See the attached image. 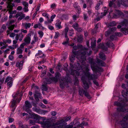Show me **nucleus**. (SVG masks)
Wrapping results in <instances>:
<instances>
[{
    "mask_svg": "<svg viewBox=\"0 0 128 128\" xmlns=\"http://www.w3.org/2000/svg\"><path fill=\"white\" fill-rule=\"evenodd\" d=\"M72 54L70 60V66L72 69L74 68L77 70H80L82 68L80 63H85L86 60V55L87 52H81L80 51H74L72 50Z\"/></svg>",
    "mask_w": 128,
    "mask_h": 128,
    "instance_id": "f257e3e1",
    "label": "nucleus"
},
{
    "mask_svg": "<svg viewBox=\"0 0 128 128\" xmlns=\"http://www.w3.org/2000/svg\"><path fill=\"white\" fill-rule=\"evenodd\" d=\"M70 118V116H66L54 124V126H56L59 125L57 127V128H76V127L73 128V126L72 125H67L66 122Z\"/></svg>",
    "mask_w": 128,
    "mask_h": 128,
    "instance_id": "f03ea898",
    "label": "nucleus"
},
{
    "mask_svg": "<svg viewBox=\"0 0 128 128\" xmlns=\"http://www.w3.org/2000/svg\"><path fill=\"white\" fill-rule=\"evenodd\" d=\"M128 20H127L124 19V20L121 22L120 25H118L117 26L118 29L122 28L120 29V31L122 32L125 34L126 35L128 34Z\"/></svg>",
    "mask_w": 128,
    "mask_h": 128,
    "instance_id": "7ed1b4c3",
    "label": "nucleus"
},
{
    "mask_svg": "<svg viewBox=\"0 0 128 128\" xmlns=\"http://www.w3.org/2000/svg\"><path fill=\"white\" fill-rule=\"evenodd\" d=\"M73 49L74 50H76L77 49H80V50H79L81 52H87L86 55L88 56H90L92 54V51L88 50L87 48H85L82 45L80 44L78 45L74 46L73 47Z\"/></svg>",
    "mask_w": 128,
    "mask_h": 128,
    "instance_id": "20e7f679",
    "label": "nucleus"
},
{
    "mask_svg": "<svg viewBox=\"0 0 128 128\" xmlns=\"http://www.w3.org/2000/svg\"><path fill=\"white\" fill-rule=\"evenodd\" d=\"M91 68L92 70L95 73H99L100 72H102L103 69L102 68L98 66L96 63L94 62L92 60L91 62Z\"/></svg>",
    "mask_w": 128,
    "mask_h": 128,
    "instance_id": "39448f33",
    "label": "nucleus"
},
{
    "mask_svg": "<svg viewBox=\"0 0 128 128\" xmlns=\"http://www.w3.org/2000/svg\"><path fill=\"white\" fill-rule=\"evenodd\" d=\"M81 66L82 67V68L80 70H74V72L76 73V75L78 76L80 74V73L81 71L84 70L85 71L87 72L88 71L89 69L88 68L89 65L86 64H85V63L81 64Z\"/></svg>",
    "mask_w": 128,
    "mask_h": 128,
    "instance_id": "423d86ee",
    "label": "nucleus"
},
{
    "mask_svg": "<svg viewBox=\"0 0 128 128\" xmlns=\"http://www.w3.org/2000/svg\"><path fill=\"white\" fill-rule=\"evenodd\" d=\"M70 78L69 77H66L62 79V81L60 82V87L62 88H64L65 85L67 84L68 82H69Z\"/></svg>",
    "mask_w": 128,
    "mask_h": 128,
    "instance_id": "0eeeda50",
    "label": "nucleus"
},
{
    "mask_svg": "<svg viewBox=\"0 0 128 128\" xmlns=\"http://www.w3.org/2000/svg\"><path fill=\"white\" fill-rule=\"evenodd\" d=\"M25 106L24 107V108L25 110V111L29 114L31 112V110L29 109L30 108L32 107V105L31 104L28 100H26L25 102Z\"/></svg>",
    "mask_w": 128,
    "mask_h": 128,
    "instance_id": "6e6552de",
    "label": "nucleus"
},
{
    "mask_svg": "<svg viewBox=\"0 0 128 128\" xmlns=\"http://www.w3.org/2000/svg\"><path fill=\"white\" fill-rule=\"evenodd\" d=\"M124 14L121 11L119 10H115L114 13L112 14L113 17L114 18H116L120 17L121 16H123Z\"/></svg>",
    "mask_w": 128,
    "mask_h": 128,
    "instance_id": "1a4fd4ad",
    "label": "nucleus"
},
{
    "mask_svg": "<svg viewBox=\"0 0 128 128\" xmlns=\"http://www.w3.org/2000/svg\"><path fill=\"white\" fill-rule=\"evenodd\" d=\"M128 4V0H118L117 5L118 6H120L122 5L127 6Z\"/></svg>",
    "mask_w": 128,
    "mask_h": 128,
    "instance_id": "9d476101",
    "label": "nucleus"
},
{
    "mask_svg": "<svg viewBox=\"0 0 128 128\" xmlns=\"http://www.w3.org/2000/svg\"><path fill=\"white\" fill-rule=\"evenodd\" d=\"M81 79L84 84L83 87L85 89L88 88L90 87L88 83L87 82L86 80V79L82 76L81 78Z\"/></svg>",
    "mask_w": 128,
    "mask_h": 128,
    "instance_id": "9b49d317",
    "label": "nucleus"
},
{
    "mask_svg": "<svg viewBox=\"0 0 128 128\" xmlns=\"http://www.w3.org/2000/svg\"><path fill=\"white\" fill-rule=\"evenodd\" d=\"M34 96L37 102H38L39 100L38 98H41V94L40 92L38 90H36L35 91V94H34Z\"/></svg>",
    "mask_w": 128,
    "mask_h": 128,
    "instance_id": "f8f14e48",
    "label": "nucleus"
},
{
    "mask_svg": "<svg viewBox=\"0 0 128 128\" xmlns=\"http://www.w3.org/2000/svg\"><path fill=\"white\" fill-rule=\"evenodd\" d=\"M41 124H42L44 126L47 128H48L52 126H54V124H55V123H52L48 121H47L43 123L41 122Z\"/></svg>",
    "mask_w": 128,
    "mask_h": 128,
    "instance_id": "ddd939ff",
    "label": "nucleus"
},
{
    "mask_svg": "<svg viewBox=\"0 0 128 128\" xmlns=\"http://www.w3.org/2000/svg\"><path fill=\"white\" fill-rule=\"evenodd\" d=\"M8 2L7 6V9L9 10V12L12 10L13 6H14V4L13 3L12 4L11 2H13V0H8Z\"/></svg>",
    "mask_w": 128,
    "mask_h": 128,
    "instance_id": "4468645a",
    "label": "nucleus"
},
{
    "mask_svg": "<svg viewBox=\"0 0 128 128\" xmlns=\"http://www.w3.org/2000/svg\"><path fill=\"white\" fill-rule=\"evenodd\" d=\"M31 34L30 33L28 34L26 37L24 38V41L26 44H29L30 42Z\"/></svg>",
    "mask_w": 128,
    "mask_h": 128,
    "instance_id": "2eb2a0df",
    "label": "nucleus"
},
{
    "mask_svg": "<svg viewBox=\"0 0 128 128\" xmlns=\"http://www.w3.org/2000/svg\"><path fill=\"white\" fill-rule=\"evenodd\" d=\"M117 110L118 111L124 112H126L128 111L127 109L125 107L122 106L120 107H119L118 108Z\"/></svg>",
    "mask_w": 128,
    "mask_h": 128,
    "instance_id": "dca6fc26",
    "label": "nucleus"
},
{
    "mask_svg": "<svg viewBox=\"0 0 128 128\" xmlns=\"http://www.w3.org/2000/svg\"><path fill=\"white\" fill-rule=\"evenodd\" d=\"M108 12V10H104V12H102V13L100 15V17H97L96 18V20L97 21H99L100 19L101 18H102L104 16H105L106 15V14Z\"/></svg>",
    "mask_w": 128,
    "mask_h": 128,
    "instance_id": "f3484780",
    "label": "nucleus"
},
{
    "mask_svg": "<svg viewBox=\"0 0 128 128\" xmlns=\"http://www.w3.org/2000/svg\"><path fill=\"white\" fill-rule=\"evenodd\" d=\"M86 74L88 78L91 80H94L96 78V76L94 74H90L89 73H87Z\"/></svg>",
    "mask_w": 128,
    "mask_h": 128,
    "instance_id": "a211bd4d",
    "label": "nucleus"
},
{
    "mask_svg": "<svg viewBox=\"0 0 128 128\" xmlns=\"http://www.w3.org/2000/svg\"><path fill=\"white\" fill-rule=\"evenodd\" d=\"M97 63H98L99 65L101 66H105L106 65V64L102 60L97 59Z\"/></svg>",
    "mask_w": 128,
    "mask_h": 128,
    "instance_id": "6ab92c4d",
    "label": "nucleus"
},
{
    "mask_svg": "<svg viewBox=\"0 0 128 128\" xmlns=\"http://www.w3.org/2000/svg\"><path fill=\"white\" fill-rule=\"evenodd\" d=\"M32 115L33 116L32 118H33L34 120H39L40 119L42 118V117L37 114H32Z\"/></svg>",
    "mask_w": 128,
    "mask_h": 128,
    "instance_id": "aec40b11",
    "label": "nucleus"
},
{
    "mask_svg": "<svg viewBox=\"0 0 128 128\" xmlns=\"http://www.w3.org/2000/svg\"><path fill=\"white\" fill-rule=\"evenodd\" d=\"M99 56V58L103 60H105L106 59V55L103 53H100Z\"/></svg>",
    "mask_w": 128,
    "mask_h": 128,
    "instance_id": "412c9836",
    "label": "nucleus"
},
{
    "mask_svg": "<svg viewBox=\"0 0 128 128\" xmlns=\"http://www.w3.org/2000/svg\"><path fill=\"white\" fill-rule=\"evenodd\" d=\"M23 63L24 62L23 61H21L20 62H17L16 64V66L18 67L19 69L21 70L22 68Z\"/></svg>",
    "mask_w": 128,
    "mask_h": 128,
    "instance_id": "4be33fe9",
    "label": "nucleus"
},
{
    "mask_svg": "<svg viewBox=\"0 0 128 128\" xmlns=\"http://www.w3.org/2000/svg\"><path fill=\"white\" fill-rule=\"evenodd\" d=\"M77 41L78 42L81 43L83 41V36L82 35H79L77 38Z\"/></svg>",
    "mask_w": 128,
    "mask_h": 128,
    "instance_id": "5701e85b",
    "label": "nucleus"
},
{
    "mask_svg": "<svg viewBox=\"0 0 128 128\" xmlns=\"http://www.w3.org/2000/svg\"><path fill=\"white\" fill-rule=\"evenodd\" d=\"M122 96L124 98H126L128 95V89H127L126 92H125L124 90H123L122 92Z\"/></svg>",
    "mask_w": 128,
    "mask_h": 128,
    "instance_id": "b1692460",
    "label": "nucleus"
},
{
    "mask_svg": "<svg viewBox=\"0 0 128 128\" xmlns=\"http://www.w3.org/2000/svg\"><path fill=\"white\" fill-rule=\"evenodd\" d=\"M86 90H84L83 89L79 90V94L81 96H83Z\"/></svg>",
    "mask_w": 128,
    "mask_h": 128,
    "instance_id": "393cba45",
    "label": "nucleus"
},
{
    "mask_svg": "<svg viewBox=\"0 0 128 128\" xmlns=\"http://www.w3.org/2000/svg\"><path fill=\"white\" fill-rule=\"evenodd\" d=\"M36 121L34 120H29L28 124L30 126L35 125Z\"/></svg>",
    "mask_w": 128,
    "mask_h": 128,
    "instance_id": "a878e982",
    "label": "nucleus"
},
{
    "mask_svg": "<svg viewBox=\"0 0 128 128\" xmlns=\"http://www.w3.org/2000/svg\"><path fill=\"white\" fill-rule=\"evenodd\" d=\"M116 24L114 21H113L110 22L108 24V27L114 26L116 25Z\"/></svg>",
    "mask_w": 128,
    "mask_h": 128,
    "instance_id": "bb28decb",
    "label": "nucleus"
},
{
    "mask_svg": "<svg viewBox=\"0 0 128 128\" xmlns=\"http://www.w3.org/2000/svg\"><path fill=\"white\" fill-rule=\"evenodd\" d=\"M46 82H44V83L45 84H50L52 83V80L50 78H46Z\"/></svg>",
    "mask_w": 128,
    "mask_h": 128,
    "instance_id": "cd10ccee",
    "label": "nucleus"
},
{
    "mask_svg": "<svg viewBox=\"0 0 128 128\" xmlns=\"http://www.w3.org/2000/svg\"><path fill=\"white\" fill-rule=\"evenodd\" d=\"M61 22H58L56 23L55 24V26L58 29H60L62 28L61 26Z\"/></svg>",
    "mask_w": 128,
    "mask_h": 128,
    "instance_id": "c85d7f7f",
    "label": "nucleus"
},
{
    "mask_svg": "<svg viewBox=\"0 0 128 128\" xmlns=\"http://www.w3.org/2000/svg\"><path fill=\"white\" fill-rule=\"evenodd\" d=\"M41 89L43 91H46L48 90V88L46 85L43 84L42 86Z\"/></svg>",
    "mask_w": 128,
    "mask_h": 128,
    "instance_id": "c756f323",
    "label": "nucleus"
},
{
    "mask_svg": "<svg viewBox=\"0 0 128 128\" xmlns=\"http://www.w3.org/2000/svg\"><path fill=\"white\" fill-rule=\"evenodd\" d=\"M102 2L100 1L98 3H97L96 6L95 7V8L96 10H98L100 8V4H102Z\"/></svg>",
    "mask_w": 128,
    "mask_h": 128,
    "instance_id": "7c9ffc66",
    "label": "nucleus"
},
{
    "mask_svg": "<svg viewBox=\"0 0 128 128\" xmlns=\"http://www.w3.org/2000/svg\"><path fill=\"white\" fill-rule=\"evenodd\" d=\"M106 44L109 47H113L114 46V44L112 43L109 42H107Z\"/></svg>",
    "mask_w": 128,
    "mask_h": 128,
    "instance_id": "2f4dec72",
    "label": "nucleus"
},
{
    "mask_svg": "<svg viewBox=\"0 0 128 128\" xmlns=\"http://www.w3.org/2000/svg\"><path fill=\"white\" fill-rule=\"evenodd\" d=\"M16 100L12 99V104L11 106V107L12 108H14L16 106Z\"/></svg>",
    "mask_w": 128,
    "mask_h": 128,
    "instance_id": "473e14b6",
    "label": "nucleus"
},
{
    "mask_svg": "<svg viewBox=\"0 0 128 128\" xmlns=\"http://www.w3.org/2000/svg\"><path fill=\"white\" fill-rule=\"evenodd\" d=\"M32 109L34 111H35L39 114H40V113H41V110L40 109H39L36 108H33Z\"/></svg>",
    "mask_w": 128,
    "mask_h": 128,
    "instance_id": "72a5a7b5",
    "label": "nucleus"
},
{
    "mask_svg": "<svg viewBox=\"0 0 128 128\" xmlns=\"http://www.w3.org/2000/svg\"><path fill=\"white\" fill-rule=\"evenodd\" d=\"M84 95L88 99L91 98V96L89 94V93L87 92V90H86V91Z\"/></svg>",
    "mask_w": 128,
    "mask_h": 128,
    "instance_id": "f704fd0d",
    "label": "nucleus"
},
{
    "mask_svg": "<svg viewBox=\"0 0 128 128\" xmlns=\"http://www.w3.org/2000/svg\"><path fill=\"white\" fill-rule=\"evenodd\" d=\"M10 80H12V78L11 77L8 76L6 78L5 82V83L6 82L7 83L9 81H10Z\"/></svg>",
    "mask_w": 128,
    "mask_h": 128,
    "instance_id": "c9c22d12",
    "label": "nucleus"
},
{
    "mask_svg": "<svg viewBox=\"0 0 128 128\" xmlns=\"http://www.w3.org/2000/svg\"><path fill=\"white\" fill-rule=\"evenodd\" d=\"M56 16V15L55 14H54L52 15L50 18V20L49 19L48 20V21L49 23H50L51 22L53 21V19Z\"/></svg>",
    "mask_w": 128,
    "mask_h": 128,
    "instance_id": "e433bc0d",
    "label": "nucleus"
},
{
    "mask_svg": "<svg viewBox=\"0 0 128 128\" xmlns=\"http://www.w3.org/2000/svg\"><path fill=\"white\" fill-rule=\"evenodd\" d=\"M122 128H128V123L125 122L122 124Z\"/></svg>",
    "mask_w": 128,
    "mask_h": 128,
    "instance_id": "4c0bfd02",
    "label": "nucleus"
},
{
    "mask_svg": "<svg viewBox=\"0 0 128 128\" xmlns=\"http://www.w3.org/2000/svg\"><path fill=\"white\" fill-rule=\"evenodd\" d=\"M22 50L20 48H18L17 50V54H21L22 53Z\"/></svg>",
    "mask_w": 128,
    "mask_h": 128,
    "instance_id": "58836bf2",
    "label": "nucleus"
},
{
    "mask_svg": "<svg viewBox=\"0 0 128 128\" xmlns=\"http://www.w3.org/2000/svg\"><path fill=\"white\" fill-rule=\"evenodd\" d=\"M14 20H11L8 22L6 24L7 26H9L12 23H14Z\"/></svg>",
    "mask_w": 128,
    "mask_h": 128,
    "instance_id": "ea45409f",
    "label": "nucleus"
},
{
    "mask_svg": "<svg viewBox=\"0 0 128 128\" xmlns=\"http://www.w3.org/2000/svg\"><path fill=\"white\" fill-rule=\"evenodd\" d=\"M13 80H10L7 83L8 86L9 88L11 87L12 85Z\"/></svg>",
    "mask_w": 128,
    "mask_h": 128,
    "instance_id": "a19ab883",
    "label": "nucleus"
},
{
    "mask_svg": "<svg viewBox=\"0 0 128 128\" xmlns=\"http://www.w3.org/2000/svg\"><path fill=\"white\" fill-rule=\"evenodd\" d=\"M72 27L75 30L79 27V26L78 23H75L73 24L72 25Z\"/></svg>",
    "mask_w": 128,
    "mask_h": 128,
    "instance_id": "79ce46f5",
    "label": "nucleus"
},
{
    "mask_svg": "<svg viewBox=\"0 0 128 128\" xmlns=\"http://www.w3.org/2000/svg\"><path fill=\"white\" fill-rule=\"evenodd\" d=\"M19 92H17L15 94L12 95V96H13L14 98L13 99H14V100H16L17 99L16 98L18 96V94H19Z\"/></svg>",
    "mask_w": 128,
    "mask_h": 128,
    "instance_id": "37998d69",
    "label": "nucleus"
},
{
    "mask_svg": "<svg viewBox=\"0 0 128 128\" xmlns=\"http://www.w3.org/2000/svg\"><path fill=\"white\" fill-rule=\"evenodd\" d=\"M114 105L117 106H119V107H120L122 106V104L118 102H114Z\"/></svg>",
    "mask_w": 128,
    "mask_h": 128,
    "instance_id": "c03bdc74",
    "label": "nucleus"
},
{
    "mask_svg": "<svg viewBox=\"0 0 128 128\" xmlns=\"http://www.w3.org/2000/svg\"><path fill=\"white\" fill-rule=\"evenodd\" d=\"M79 83V81L77 78L75 77L74 81V84L76 85H78Z\"/></svg>",
    "mask_w": 128,
    "mask_h": 128,
    "instance_id": "a18cd8bd",
    "label": "nucleus"
},
{
    "mask_svg": "<svg viewBox=\"0 0 128 128\" xmlns=\"http://www.w3.org/2000/svg\"><path fill=\"white\" fill-rule=\"evenodd\" d=\"M15 26L14 24L10 26V25L9 26H8V29H10V30H12L14 28Z\"/></svg>",
    "mask_w": 128,
    "mask_h": 128,
    "instance_id": "49530a36",
    "label": "nucleus"
},
{
    "mask_svg": "<svg viewBox=\"0 0 128 128\" xmlns=\"http://www.w3.org/2000/svg\"><path fill=\"white\" fill-rule=\"evenodd\" d=\"M116 37L115 35H112L110 36V39L112 40H116Z\"/></svg>",
    "mask_w": 128,
    "mask_h": 128,
    "instance_id": "de8ad7c7",
    "label": "nucleus"
},
{
    "mask_svg": "<svg viewBox=\"0 0 128 128\" xmlns=\"http://www.w3.org/2000/svg\"><path fill=\"white\" fill-rule=\"evenodd\" d=\"M69 28L68 27H66L64 29L65 33V37L67 36V33L68 31Z\"/></svg>",
    "mask_w": 128,
    "mask_h": 128,
    "instance_id": "09e8293b",
    "label": "nucleus"
},
{
    "mask_svg": "<svg viewBox=\"0 0 128 128\" xmlns=\"http://www.w3.org/2000/svg\"><path fill=\"white\" fill-rule=\"evenodd\" d=\"M30 26L31 24L30 23H26L25 25V26L26 29H27L28 28H30Z\"/></svg>",
    "mask_w": 128,
    "mask_h": 128,
    "instance_id": "8fccbe9b",
    "label": "nucleus"
},
{
    "mask_svg": "<svg viewBox=\"0 0 128 128\" xmlns=\"http://www.w3.org/2000/svg\"><path fill=\"white\" fill-rule=\"evenodd\" d=\"M114 5V2L110 1L109 3V6L110 7H112Z\"/></svg>",
    "mask_w": 128,
    "mask_h": 128,
    "instance_id": "3c124183",
    "label": "nucleus"
},
{
    "mask_svg": "<svg viewBox=\"0 0 128 128\" xmlns=\"http://www.w3.org/2000/svg\"><path fill=\"white\" fill-rule=\"evenodd\" d=\"M42 15L46 18L48 20L49 19L48 15L46 13H43L42 14Z\"/></svg>",
    "mask_w": 128,
    "mask_h": 128,
    "instance_id": "603ef678",
    "label": "nucleus"
},
{
    "mask_svg": "<svg viewBox=\"0 0 128 128\" xmlns=\"http://www.w3.org/2000/svg\"><path fill=\"white\" fill-rule=\"evenodd\" d=\"M38 34H39V36L40 38H42L44 35L43 32L41 31H39L38 32Z\"/></svg>",
    "mask_w": 128,
    "mask_h": 128,
    "instance_id": "864d4df0",
    "label": "nucleus"
},
{
    "mask_svg": "<svg viewBox=\"0 0 128 128\" xmlns=\"http://www.w3.org/2000/svg\"><path fill=\"white\" fill-rule=\"evenodd\" d=\"M96 40H95L94 42H92L91 43V45L92 47H93L96 46Z\"/></svg>",
    "mask_w": 128,
    "mask_h": 128,
    "instance_id": "5fc2aeb1",
    "label": "nucleus"
},
{
    "mask_svg": "<svg viewBox=\"0 0 128 128\" xmlns=\"http://www.w3.org/2000/svg\"><path fill=\"white\" fill-rule=\"evenodd\" d=\"M60 35L59 33L58 32H56L55 35L54 37V38L55 39L59 37Z\"/></svg>",
    "mask_w": 128,
    "mask_h": 128,
    "instance_id": "6e6d98bb",
    "label": "nucleus"
},
{
    "mask_svg": "<svg viewBox=\"0 0 128 128\" xmlns=\"http://www.w3.org/2000/svg\"><path fill=\"white\" fill-rule=\"evenodd\" d=\"M88 123L87 122L85 123L84 122H83L80 125V126H86L88 125Z\"/></svg>",
    "mask_w": 128,
    "mask_h": 128,
    "instance_id": "4d7b16f0",
    "label": "nucleus"
},
{
    "mask_svg": "<svg viewBox=\"0 0 128 128\" xmlns=\"http://www.w3.org/2000/svg\"><path fill=\"white\" fill-rule=\"evenodd\" d=\"M12 10H10V12H9V10L8 9L7 11H8V12L10 13V14H15L16 13V11L15 10L14 11H12Z\"/></svg>",
    "mask_w": 128,
    "mask_h": 128,
    "instance_id": "13d9d810",
    "label": "nucleus"
},
{
    "mask_svg": "<svg viewBox=\"0 0 128 128\" xmlns=\"http://www.w3.org/2000/svg\"><path fill=\"white\" fill-rule=\"evenodd\" d=\"M116 28L115 27H114L110 28V30L111 32H114L116 30Z\"/></svg>",
    "mask_w": 128,
    "mask_h": 128,
    "instance_id": "bf43d9fd",
    "label": "nucleus"
},
{
    "mask_svg": "<svg viewBox=\"0 0 128 128\" xmlns=\"http://www.w3.org/2000/svg\"><path fill=\"white\" fill-rule=\"evenodd\" d=\"M25 14H23L22 16H20L18 18V20H21L25 17Z\"/></svg>",
    "mask_w": 128,
    "mask_h": 128,
    "instance_id": "052dcab7",
    "label": "nucleus"
},
{
    "mask_svg": "<svg viewBox=\"0 0 128 128\" xmlns=\"http://www.w3.org/2000/svg\"><path fill=\"white\" fill-rule=\"evenodd\" d=\"M22 4L25 7H27L28 6V3L26 2H23Z\"/></svg>",
    "mask_w": 128,
    "mask_h": 128,
    "instance_id": "680f3d73",
    "label": "nucleus"
},
{
    "mask_svg": "<svg viewBox=\"0 0 128 128\" xmlns=\"http://www.w3.org/2000/svg\"><path fill=\"white\" fill-rule=\"evenodd\" d=\"M48 111L47 110H41V112L40 114H44L45 113H47L48 112Z\"/></svg>",
    "mask_w": 128,
    "mask_h": 128,
    "instance_id": "e2e57ef3",
    "label": "nucleus"
},
{
    "mask_svg": "<svg viewBox=\"0 0 128 128\" xmlns=\"http://www.w3.org/2000/svg\"><path fill=\"white\" fill-rule=\"evenodd\" d=\"M76 8V9L78 10L77 11V12L78 14L80 13L81 12V8L79 6L77 7Z\"/></svg>",
    "mask_w": 128,
    "mask_h": 128,
    "instance_id": "0e129e2a",
    "label": "nucleus"
},
{
    "mask_svg": "<svg viewBox=\"0 0 128 128\" xmlns=\"http://www.w3.org/2000/svg\"><path fill=\"white\" fill-rule=\"evenodd\" d=\"M82 30V28L78 27L76 30L78 32H81Z\"/></svg>",
    "mask_w": 128,
    "mask_h": 128,
    "instance_id": "69168bd1",
    "label": "nucleus"
},
{
    "mask_svg": "<svg viewBox=\"0 0 128 128\" xmlns=\"http://www.w3.org/2000/svg\"><path fill=\"white\" fill-rule=\"evenodd\" d=\"M56 4H55L53 3L50 6V8H52L54 9L56 7Z\"/></svg>",
    "mask_w": 128,
    "mask_h": 128,
    "instance_id": "338daca9",
    "label": "nucleus"
},
{
    "mask_svg": "<svg viewBox=\"0 0 128 128\" xmlns=\"http://www.w3.org/2000/svg\"><path fill=\"white\" fill-rule=\"evenodd\" d=\"M126 68L128 70V71L126 72V74L125 76V77L126 78L128 79V65L126 67Z\"/></svg>",
    "mask_w": 128,
    "mask_h": 128,
    "instance_id": "774afa93",
    "label": "nucleus"
}]
</instances>
